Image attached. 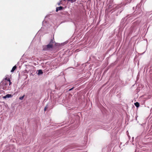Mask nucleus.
I'll use <instances>...</instances> for the list:
<instances>
[{
    "label": "nucleus",
    "instance_id": "f257e3e1",
    "mask_svg": "<svg viewBox=\"0 0 152 152\" xmlns=\"http://www.w3.org/2000/svg\"><path fill=\"white\" fill-rule=\"evenodd\" d=\"M9 83V85L10 86L12 84V82L9 78L6 77L3 80L2 82L1 85L3 87V89L5 90H7L8 89V84Z\"/></svg>",
    "mask_w": 152,
    "mask_h": 152
},
{
    "label": "nucleus",
    "instance_id": "f03ea898",
    "mask_svg": "<svg viewBox=\"0 0 152 152\" xmlns=\"http://www.w3.org/2000/svg\"><path fill=\"white\" fill-rule=\"evenodd\" d=\"M55 42L53 39H51L48 45L44 46L43 50H52L53 48V45Z\"/></svg>",
    "mask_w": 152,
    "mask_h": 152
},
{
    "label": "nucleus",
    "instance_id": "7ed1b4c3",
    "mask_svg": "<svg viewBox=\"0 0 152 152\" xmlns=\"http://www.w3.org/2000/svg\"><path fill=\"white\" fill-rule=\"evenodd\" d=\"M64 9V8L61 6H60L58 7H57L56 8V12H58V11L60 10H63Z\"/></svg>",
    "mask_w": 152,
    "mask_h": 152
},
{
    "label": "nucleus",
    "instance_id": "20e7f679",
    "mask_svg": "<svg viewBox=\"0 0 152 152\" xmlns=\"http://www.w3.org/2000/svg\"><path fill=\"white\" fill-rule=\"evenodd\" d=\"M12 95L11 94H7L5 96H3V98L4 99H6L7 98H9L11 97H12Z\"/></svg>",
    "mask_w": 152,
    "mask_h": 152
},
{
    "label": "nucleus",
    "instance_id": "39448f33",
    "mask_svg": "<svg viewBox=\"0 0 152 152\" xmlns=\"http://www.w3.org/2000/svg\"><path fill=\"white\" fill-rule=\"evenodd\" d=\"M136 107H138L140 106L139 103L138 102H136L134 103Z\"/></svg>",
    "mask_w": 152,
    "mask_h": 152
},
{
    "label": "nucleus",
    "instance_id": "423d86ee",
    "mask_svg": "<svg viewBox=\"0 0 152 152\" xmlns=\"http://www.w3.org/2000/svg\"><path fill=\"white\" fill-rule=\"evenodd\" d=\"M43 72L42 70H39V75L43 74Z\"/></svg>",
    "mask_w": 152,
    "mask_h": 152
},
{
    "label": "nucleus",
    "instance_id": "0eeeda50",
    "mask_svg": "<svg viewBox=\"0 0 152 152\" xmlns=\"http://www.w3.org/2000/svg\"><path fill=\"white\" fill-rule=\"evenodd\" d=\"M16 68L17 67H13L12 69L11 70V72H13L15 71V70L16 69Z\"/></svg>",
    "mask_w": 152,
    "mask_h": 152
},
{
    "label": "nucleus",
    "instance_id": "6e6552de",
    "mask_svg": "<svg viewBox=\"0 0 152 152\" xmlns=\"http://www.w3.org/2000/svg\"><path fill=\"white\" fill-rule=\"evenodd\" d=\"M25 96V95H24L20 97L19 98V99H20V100H23V98H24V97Z\"/></svg>",
    "mask_w": 152,
    "mask_h": 152
},
{
    "label": "nucleus",
    "instance_id": "1a4fd4ad",
    "mask_svg": "<svg viewBox=\"0 0 152 152\" xmlns=\"http://www.w3.org/2000/svg\"><path fill=\"white\" fill-rule=\"evenodd\" d=\"M48 105H47L45 107L44 109V111H45L48 108Z\"/></svg>",
    "mask_w": 152,
    "mask_h": 152
},
{
    "label": "nucleus",
    "instance_id": "9d476101",
    "mask_svg": "<svg viewBox=\"0 0 152 152\" xmlns=\"http://www.w3.org/2000/svg\"><path fill=\"white\" fill-rule=\"evenodd\" d=\"M68 1H70L71 2H73L76 1V0H67Z\"/></svg>",
    "mask_w": 152,
    "mask_h": 152
},
{
    "label": "nucleus",
    "instance_id": "9b49d317",
    "mask_svg": "<svg viewBox=\"0 0 152 152\" xmlns=\"http://www.w3.org/2000/svg\"><path fill=\"white\" fill-rule=\"evenodd\" d=\"M74 88V87H73V88H71V89H69V91H71V90H72Z\"/></svg>",
    "mask_w": 152,
    "mask_h": 152
},
{
    "label": "nucleus",
    "instance_id": "f8f14e48",
    "mask_svg": "<svg viewBox=\"0 0 152 152\" xmlns=\"http://www.w3.org/2000/svg\"><path fill=\"white\" fill-rule=\"evenodd\" d=\"M60 5V3H59L58 4V5Z\"/></svg>",
    "mask_w": 152,
    "mask_h": 152
},
{
    "label": "nucleus",
    "instance_id": "ddd939ff",
    "mask_svg": "<svg viewBox=\"0 0 152 152\" xmlns=\"http://www.w3.org/2000/svg\"><path fill=\"white\" fill-rule=\"evenodd\" d=\"M64 1H65L66 0H64Z\"/></svg>",
    "mask_w": 152,
    "mask_h": 152
}]
</instances>
